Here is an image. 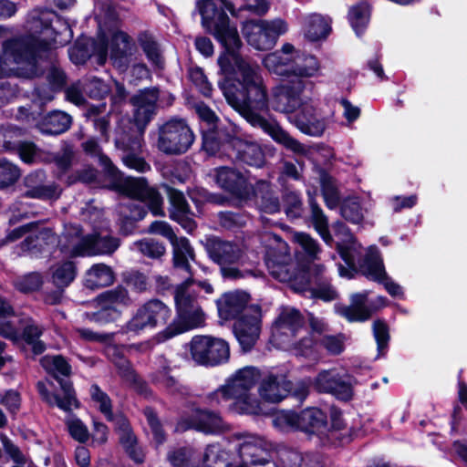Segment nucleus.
Here are the masks:
<instances>
[{
    "label": "nucleus",
    "instance_id": "1",
    "mask_svg": "<svg viewBox=\"0 0 467 467\" xmlns=\"http://www.w3.org/2000/svg\"><path fill=\"white\" fill-rule=\"evenodd\" d=\"M220 4L221 9L236 15L232 0H220ZM196 8L202 16V26L224 47L218 57L220 71L227 78L234 76V78L233 82L226 79L219 86L228 104L251 126L261 129L275 142L296 154L306 155V146L291 137L275 119L262 115L269 104L275 111L294 115L307 99L302 97L306 82L299 79L276 86L269 98L258 65L239 55L242 41L238 30L224 11L219 10L212 0H198Z\"/></svg>",
    "mask_w": 467,
    "mask_h": 467
},
{
    "label": "nucleus",
    "instance_id": "2",
    "mask_svg": "<svg viewBox=\"0 0 467 467\" xmlns=\"http://www.w3.org/2000/svg\"><path fill=\"white\" fill-rule=\"evenodd\" d=\"M30 35L4 43V54L0 62L5 59L16 65V69L26 78L37 74V58L52 48L65 46L73 37L68 23L53 11L32 10L26 21Z\"/></svg>",
    "mask_w": 467,
    "mask_h": 467
},
{
    "label": "nucleus",
    "instance_id": "3",
    "mask_svg": "<svg viewBox=\"0 0 467 467\" xmlns=\"http://www.w3.org/2000/svg\"><path fill=\"white\" fill-rule=\"evenodd\" d=\"M348 245H337L338 252L348 266L339 265L338 273L342 277L352 278L357 268L368 278L384 285L385 289L392 296H401V286L391 280L384 268L382 258L377 247L370 246L362 258L363 253L360 244H357L351 235L348 237Z\"/></svg>",
    "mask_w": 467,
    "mask_h": 467
},
{
    "label": "nucleus",
    "instance_id": "4",
    "mask_svg": "<svg viewBox=\"0 0 467 467\" xmlns=\"http://www.w3.org/2000/svg\"><path fill=\"white\" fill-rule=\"evenodd\" d=\"M60 250L70 257L110 254L119 246L118 238L94 234H82L78 224H66L59 240Z\"/></svg>",
    "mask_w": 467,
    "mask_h": 467
},
{
    "label": "nucleus",
    "instance_id": "5",
    "mask_svg": "<svg viewBox=\"0 0 467 467\" xmlns=\"http://www.w3.org/2000/svg\"><path fill=\"white\" fill-rule=\"evenodd\" d=\"M40 363L48 373L58 379L63 394V397H61L58 393H51L46 383L38 381L36 389L42 400L49 406H57L66 412L78 409L79 401L76 398L72 383L67 379H59V376H68L70 373V366L67 360L61 356H45L40 359Z\"/></svg>",
    "mask_w": 467,
    "mask_h": 467
},
{
    "label": "nucleus",
    "instance_id": "6",
    "mask_svg": "<svg viewBox=\"0 0 467 467\" xmlns=\"http://www.w3.org/2000/svg\"><path fill=\"white\" fill-rule=\"evenodd\" d=\"M189 276L179 285L174 293V301L177 310L179 327H169L165 334L172 337L185 330L201 327L205 321V314L200 306L197 296L192 285L195 283L192 272L187 273Z\"/></svg>",
    "mask_w": 467,
    "mask_h": 467
},
{
    "label": "nucleus",
    "instance_id": "7",
    "mask_svg": "<svg viewBox=\"0 0 467 467\" xmlns=\"http://www.w3.org/2000/svg\"><path fill=\"white\" fill-rule=\"evenodd\" d=\"M259 379L260 373L257 368L245 367L225 380L234 400L233 410L235 412L251 415L262 412L260 401L251 393Z\"/></svg>",
    "mask_w": 467,
    "mask_h": 467
},
{
    "label": "nucleus",
    "instance_id": "8",
    "mask_svg": "<svg viewBox=\"0 0 467 467\" xmlns=\"http://www.w3.org/2000/svg\"><path fill=\"white\" fill-rule=\"evenodd\" d=\"M265 237L269 243L265 262L270 275L280 282L292 283V287L298 292L301 290L300 271L296 270L287 244L275 234H267Z\"/></svg>",
    "mask_w": 467,
    "mask_h": 467
},
{
    "label": "nucleus",
    "instance_id": "9",
    "mask_svg": "<svg viewBox=\"0 0 467 467\" xmlns=\"http://www.w3.org/2000/svg\"><path fill=\"white\" fill-rule=\"evenodd\" d=\"M206 248L210 258L220 266L223 278L236 280L246 275L256 276L253 271L243 272L237 267L243 264L244 257V251L239 244L221 239H211Z\"/></svg>",
    "mask_w": 467,
    "mask_h": 467
},
{
    "label": "nucleus",
    "instance_id": "10",
    "mask_svg": "<svg viewBox=\"0 0 467 467\" xmlns=\"http://www.w3.org/2000/svg\"><path fill=\"white\" fill-rule=\"evenodd\" d=\"M288 31L287 23L281 19L247 20L243 23L242 34L247 43L261 51L272 49L278 38Z\"/></svg>",
    "mask_w": 467,
    "mask_h": 467
},
{
    "label": "nucleus",
    "instance_id": "11",
    "mask_svg": "<svg viewBox=\"0 0 467 467\" xmlns=\"http://www.w3.org/2000/svg\"><path fill=\"white\" fill-rule=\"evenodd\" d=\"M188 347L192 360L198 365L217 366L227 362L230 358L228 343L219 337L195 336Z\"/></svg>",
    "mask_w": 467,
    "mask_h": 467
},
{
    "label": "nucleus",
    "instance_id": "12",
    "mask_svg": "<svg viewBox=\"0 0 467 467\" xmlns=\"http://www.w3.org/2000/svg\"><path fill=\"white\" fill-rule=\"evenodd\" d=\"M193 141V132L182 119H171L159 129L157 147L163 153L182 154L191 148Z\"/></svg>",
    "mask_w": 467,
    "mask_h": 467
},
{
    "label": "nucleus",
    "instance_id": "13",
    "mask_svg": "<svg viewBox=\"0 0 467 467\" xmlns=\"http://www.w3.org/2000/svg\"><path fill=\"white\" fill-rule=\"evenodd\" d=\"M167 238L172 245V261L175 270L190 273V264L195 261L194 250L185 237H177L171 225L164 221H154L147 231Z\"/></svg>",
    "mask_w": 467,
    "mask_h": 467
},
{
    "label": "nucleus",
    "instance_id": "14",
    "mask_svg": "<svg viewBox=\"0 0 467 467\" xmlns=\"http://www.w3.org/2000/svg\"><path fill=\"white\" fill-rule=\"evenodd\" d=\"M304 317L293 307H282L272 327V341L278 348H289L304 329Z\"/></svg>",
    "mask_w": 467,
    "mask_h": 467
},
{
    "label": "nucleus",
    "instance_id": "15",
    "mask_svg": "<svg viewBox=\"0 0 467 467\" xmlns=\"http://www.w3.org/2000/svg\"><path fill=\"white\" fill-rule=\"evenodd\" d=\"M119 191L131 199L146 204L153 215H164L162 198L153 188H150L144 178L128 177L117 185Z\"/></svg>",
    "mask_w": 467,
    "mask_h": 467
},
{
    "label": "nucleus",
    "instance_id": "16",
    "mask_svg": "<svg viewBox=\"0 0 467 467\" xmlns=\"http://www.w3.org/2000/svg\"><path fill=\"white\" fill-rule=\"evenodd\" d=\"M171 317V309L161 301L154 299L146 302L128 322L127 329L140 332L166 324Z\"/></svg>",
    "mask_w": 467,
    "mask_h": 467
},
{
    "label": "nucleus",
    "instance_id": "17",
    "mask_svg": "<svg viewBox=\"0 0 467 467\" xmlns=\"http://www.w3.org/2000/svg\"><path fill=\"white\" fill-rule=\"evenodd\" d=\"M238 441V453L242 463L252 467H276L261 438L245 435L239 437Z\"/></svg>",
    "mask_w": 467,
    "mask_h": 467
},
{
    "label": "nucleus",
    "instance_id": "18",
    "mask_svg": "<svg viewBox=\"0 0 467 467\" xmlns=\"http://www.w3.org/2000/svg\"><path fill=\"white\" fill-rule=\"evenodd\" d=\"M97 301L100 309L92 314L90 319L98 323H108L115 320L119 316V307L128 306L130 300L127 289L117 286L99 295Z\"/></svg>",
    "mask_w": 467,
    "mask_h": 467
},
{
    "label": "nucleus",
    "instance_id": "19",
    "mask_svg": "<svg viewBox=\"0 0 467 467\" xmlns=\"http://www.w3.org/2000/svg\"><path fill=\"white\" fill-rule=\"evenodd\" d=\"M261 309L252 306L235 322L234 335L244 351H249L259 338L261 331Z\"/></svg>",
    "mask_w": 467,
    "mask_h": 467
},
{
    "label": "nucleus",
    "instance_id": "20",
    "mask_svg": "<svg viewBox=\"0 0 467 467\" xmlns=\"http://www.w3.org/2000/svg\"><path fill=\"white\" fill-rule=\"evenodd\" d=\"M289 119L301 132L314 137L321 136L327 125V119L317 112L308 98Z\"/></svg>",
    "mask_w": 467,
    "mask_h": 467
},
{
    "label": "nucleus",
    "instance_id": "21",
    "mask_svg": "<svg viewBox=\"0 0 467 467\" xmlns=\"http://www.w3.org/2000/svg\"><path fill=\"white\" fill-rule=\"evenodd\" d=\"M314 387L319 392L330 393L342 400L351 399L353 391L350 379L336 369L323 370L314 380Z\"/></svg>",
    "mask_w": 467,
    "mask_h": 467
},
{
    "label": "nucleus",
    "instance_id": "22",
    "mask_svg": "<svg viewBox=\"0 0 467 467\" xmlns=\"http://www.w3.org/2000/svg\"><path fill=\"white\" fill-rule=\"evenodd\" d=\"M385 298L379 296L374 303L368 299L367 293L353 294L350 296V305H336V312L349 322H362L368 320L378 306L385 305Z\"/></svg>",
    "mask_w": 467,
    "mask_h": 467
},
{
    "label": "nucleus",
    "instance_id": "23",
    "mask_svg": "<svg viewBox=\"0 0 467 467\" xmlns=\"http://www.w3.org/2000/svg\"><path fill=\"white\" fill-rule=\"evenodd\" d=\"M191 428L207 434H216L223 432L227 426L219 414L197 410L190 420H182L178 422L176 431H184Z\"/></svg>",
    "mask_w": 467,
    "mask_h": 467
},
{
    "label": "nucleus",
    "instance_id": "24",
    "mask_svg": "<svg viewBox=\"0 0 467 467\" xmlns=\"http://www.w3.org/2000/svg\"><path fill=\"white\" fill-rule=\"evenodd\" d=\"M296 57L297 49L292 44L285 43L280 49L267 54L263 59V65L272 74L289 77Z\"/></svg>",
    "mask_w": 467,
    "mask_h": 467
},
{
    "label": "nucleus",
    "instance_id": "25",
    "mask_svg": "<svg viewBox=\"0 0 467 467\" xmlns=\"http://www.w3.org/2000/svg\"><path fill=\"white\" fill-rule=\"evenodd\" d=\"M24 185L26 187L24 195L28 198L54 201L61 194L60 187L55 182H47L46 174L41 171L26 175Z\"/></svg>",
    "mask_w": 467,
    "mask_h": 467
},
{
    "label": "nucleus",
    "instance_id": "26",
    "mask_svg": "<svg viewBox=\"0 0 467 467\" xmlns=\"http://www.w3.org/2000/svg\"><path fill=\"white\" fill-rule=\"evenodd\" d=\"M143 144L142 134L123 137L116 141L117 147L122 150L123 163L137 171L145 172L150 166L140 156Z\"/></svg>",
    "mask_w": 467,
    "mask_h": 467
},
{
    "label": "nucleus",
    "instance_id": "27",
    "mask_svg": "<svg viewBox=\"0 0 467 467\" xmlns=\"http://www.w3.org/2000/svg\"><path fill=\"white\" fill-rule=\"evenodd\" d=\"M158 98V89L152 88L140 90L130 99L134 107V120L139 127L146 126L155 114Z\"/></svg>",
    "mask_w": 467,
    "mask_h": 467
},
{
    "label": "nucleus",
    "instance_id": "28",
    "mask_svg": "<svg viewBox=\"0 0 467 467\" xmlns=\"http://www.w3.org/2000/svg\"><path fill=\"white\" fill-rule=\"evenodd\" d=\"M291 382L280 375H266L259 385L261 398L268 402H279L290 393Z\"/></svg>",
    "mask_w": 467,
    "mask_h": 467
},
{
    "label": "nucleus",
    "instance_id": "29",
    "mask_svg": "<svg viewBox=\"0 0 467 467\" xmlns=\"http://www.w3.org/2000/svg\"><path fill=\"white\" fill-rule=\"evenodd\" d=\"M249 295L244 291H234L224 294L217 301L219 316L222 319L229 320L236 318L242 312H245Z\"/></svg>",
    "mask_w": 467,
    "mask_h": 467
},
{
    "label": "nucleus",
    "instance_id": "30",
    "mask_svg": "<svg viewBox=\"0 0 467 467\" xmlns=\"http://www.w3.org/2000/svg\"><path fill=\"white\" fill-rule=\"evenodd\" d=\"M299 414V430L320 438L327 431V414L318 408H307Z\"/></svg>",
    "mask_w": 467,
    "mask_h": 467
},
{
    "label": "nucleus",
    "instance_id": "31",
    "mask_svg": "<svg viewBox=\"0 0 467 467\" xmlns=\"http://www.w3.org/2000/svg\"><path fill=\"white\" fill-rule=\"evenodd\" d=\"M117 431L119 432V442L128 455L137 463L144 461V452L138 445L137 439L134 436L130 423L123 417L116 419Z\"/></svg>",
    "mask_w": 467,
    "mask_h": 467
},
{
    "label": "nucleus",
    "instance_id": "32",
    "mask_svg": "<svg viewBox=\"0 0 467 467\" xmlns=\"http://www.w3.org/2000/svg\"><path fill=\"white\" fill-rule=\"evenodd\" d=\"M57 241V238L51 229L40 227L37 223V227L33 229L22 243V249L37 254L55 245Z\"/></svg>",
    "mask_w": 467,
    "mask_h": 467
},
{
    "label": "nucleus",
    "instance_id": "33",
    "mask_svg": "<svg viewBox=\"0 0 467 467\" xmlns=\"http://www.w3.org/2000/svg\"><path fill=\"white\" fill-rule=\"evenodd\" d=\"M131 47L132 40L126 33L118 31L113 34L110 42V59L121 71L128 66Z\"/></svg>",
    "mask_w": 467,
    "mask_h": 467
},
{
    "label": "nucleus",
    "instance_id": "34",
    "mask_svg": "<svg viewBox=\"0 0 467 467\" xmlns=\"http://www.w3.org/2000/svg\"><path fill=\"white\" fill-rule=\"evenodd\" d=\"M234 146L236 150L235 157L240 161L256 168L265 164L264 151L257 143L238 140L234 142Z\"/></svg>",
    "mask_w": 467,
    "mask_h": 467
},
{
    "label": "nucleus",
    "instance_id": "35",
    "mask_svg": "<svg viewBox=\"0 0 467 467\" xmlns=\"http://www.w3.org/2000/svg\"><path fill=\"white\" fill-rule=\"evenodd\" d=\"M215 171L216 182L220 187L235 194L242 193L246 179L241 172L228 167L218 168Z\"/></svg>",
    "mask_w": 467,
    "mask_h": 467
},
{
    "label": "nucleus",
    "instance_id": "36",
    "mask_svg": "<svg viewBox=\"0 0 467 467\" xmlns=\"http://www.w3.org/2000/svg\"><path fill=\"white\" fill-rule=\"evenodd\" d=\"M20 323V319L13 315L12 307L0 298V336L16 341L19 338Z\"/></svg>",
    "mask_w": 467,
    "mask_h": 467
},
{
    "label": "nucleus",
    "instance_id": "37",
    "mask_svg": "<svg viewBox=\"0 0 467 467\" xmlns=\"http://www.w3.org/2000/svg\"><path fill=\"white\" fill-rule=\"evenodd\" d=\"M71 117L63 111H53L37 125L44 134L58 135L67 131L71 125Z\"/></svg>",
    "mask_w": 467,
    "mask_h": 467
},
{
    "label": "nucleus",
    "instance_id": "38",
    "mask_svg": "<svg viewBox=\"0 0 467 467\" xmlns=\"http://www.w3.org/2000/svg\"><path fill=\"white\" fill-rule=\"evenodd\" d=\"M320 63L313 55L301 53L297 50V57L295 59L292 75L297 78H315L320 74Z\"/></svg>",
    "mask_w": 467,
    "mask_h": 467
},
{
    "label": "nucleus",
    "instance_id": "39",
    "mask_svg": "<svg viewBox=\"0 0 467 467\" xmlns=\"http://www.w3.org/2000/svg\"><path fill=\"white\" fill-rule=\"evenodd\" d=\"M112 269L104 264H96L88 270L85 285L91 289L110 285L114 282Z\"/></svg>",
    "mask_w": 467,
    "mask_h": 467
},
{
    "label": "nucleus",
    "instance_id": "40",
    "mask_svg": "<svg viewBox=\"0 0 467 467\" xmlns=\"http://www.w3.org/2000/svg\"><path fill=\"white\" fill-rule=\"evenodd\" d=\"M306 36L311 41L326 38L330 31L329 22L320 15H310L305 19Z\"/></svg>",
    "mask_w": 467,
    "mask_h": 467
},
{
    "label": "nucleus",
    "instance_id": "41",
    "mask_svg": "<svg viewBox=\"0 0 467 467\" xmlns=\"http://www.w3.org/2000/svg\"><path fill=\"white\" fill-rule=\"evenodd\" d=\"M50 271L52 282L59 288L67 286L75 279L77 273L76 266L71 261L57 263Z\"/></svg>",
    "mask_w": 467,
    "mask_h": 467
},
{
    "label": "nucleus",
    "instance_id": "42",
    "mask_svg": "<svg viewBox=\"0 0 467 467\" xmlns=\"http://www.w3.org/2000/svg\"><path fill=\"white\" fill-rule=\"evenodd\" d=\"M311 210V222L316 231L319 234L324 242L331 244L332 236L328 231V220L318 204L311 199L309 202Z\"/></svg>",
    "mask_w": 467,
    "mask_h": 467
},
{
    "label": "nucleus",
    "instance_id": "43",
    "mask_svg": "<svg viewBox=\"0 0 467 467\" xmlns=\"http://www.w3.org/2000/svg\"><path fill=\"white\" fill-rule=\"evenodd\" d=\"M270 185L267 182L260 181L256 184L255 195L260 198V208L267 213H275L279 211L278 199L270 192Z\"/></svg>",
    "mask_w": 467,
    "mask_h": 467
},
{
    "label": "nucleus",
    "instance_id": "44",
    "mask_svg": "<svg viewBox=\"0 0 467 467\" xmlns=\"http://www.w3.org/2000/svg\"><path fill=\"white\" fill-rule=\"evenodd\" d=\"M229 455L218 444L207 446L202 459V467H228Z\"/></svg>",
    "mask_w": 467,
    "mask_h": 467
},
{
    "label": "nucleus",
    "instance_id": "45",
    "mask_svg": "<svg viewBox=\"0 0 467 467\" xmlns=\"http://www.w3.org/2000/svg\"><path fill=\"white\" fill-rule=\"evenodd\" d=\"M370 16L369 6L361 3L352 6L348 12V20L350 25L358 36L368 26Z\"/></svg>",
    "mask_w": 467,
    "mask_h": 467
},
{
    "label": "nucleus",
    "instance_id": "46",
    "mask_svg": "<svg viewBox=\"0 0 467 467\" xmlns=\"http://www.w3.org/2000/svg\"><path fill=\"white\" fill-rule=\"evenodd\" d=\"M174 467H199L198 458L191 447H183L174 451L169 455Z\"/></svg>",
    "mask_w": 467,
    "mask_h": 467
},
{
    "label": "nucleus",
    "instance_id": "47",
    "mask_svg": "<svg viewBox=\"0 0 467 467\" xmlns=\"http://www.w3.org/2000/svg\"><path fill=\"white\" fill-rule=\"evenodd\" d=\"M41 335L42 329L32 321H29L23 328V337L32 347L35 354H41L46 349L45 344L38 339Z\"/></svg>",
    "mask_w": 467,
    "mask_h": 467
},
{
    "label": "nucleus",
    "instance_id": "48",
    "mask_svg": "<svg viewBox=\"0 0 467 467\" xmlns=\"http://www.w3.org/2000/svg\"><path fill=\"white\" fill-rule=\"evenodd\" d=\"M273 424L281 431L299 430V414L293 411H279L274 415Z\"/></svg>",
    "mask_w": 467,
    "mask_h": 467
},
{
    "label": "nucleus",
    "instance_id": "49",
    "mask_svg": "<svg viewBox=\"0 0 467 467\" xmlns=\"http://www.w3.org/2000/svg\"><path fill=\"white\" fill-rule=\"evenodd\" d=\"M341 214L353 223H361L364 218V210L360 206L359 200L356 197L346 199L341 205Z\"/></svg>",
    "mask_w": 467,
    "mask_h": 467
},
{
    "label": "nucleus",
    "instance_id": "50",
    "mask_svg": "<svg viewBox=\"0 0 467 467\" xmlns=\"http://www.w3.org/2000/svg\"><path fill=\"white\" fill-rule=\"evenodd\" d=\"M132 249L140 252L142 254L158 259L165 254V247L162 244L152 239H143L133 243Z\"/></svg>",
    "mask_w": 467,
    "mask_h": 467
},
{
    "label": "nucleus",
    "instance_id": "51",
    "mask_svg": "<svg viewBox=\"0 0 467 467\" xmlns=\"http://www.w3.org/2000/svg\"><path fill=\"white\" fill-rule=\"evenodd\" d=\"M21 173L17 166L5 159L0 160V189L15 184Z\"/></svg>",
    "mask_w": 467,
    "mask_h": 467
},
{
    "label": "nucleus",
    "instance_id": "52",
    "mask_svg": "<svg viewBox=\"0 0 467 467\" xmlns=\"http://www.w3.org/2000/svg\"><path fill=\"white\" fill-rule=\"evenodd\" d=\"M90 397L97 404L99 410L108 420H113L111 400L107 393L102 391L98 385L90 387Z\"/></svg>",
    "mask_w": 467,
    "mask_h": 467
},
{
    "label": "nucleus",
    "instance_id": "53",
    "mask_svg": "<svg viewBox=\"0 0 467 467\" xmlns=\"http://www.w3.org/2000/svg\"><path fill=\"white\" fill-rule=\"evenodd\" d=\"M84 150L93 156L97 157L99 159V163L104 167L105 171L109 173L110 175H115L117 172V169L112 164L111 161L101 152V150L98 144V142L93 140H88L83 144Z\"/></svg>",
    "mask_w": 467,
    "mask_h": 467
},
{
    "label": "nucleus",
    "instance_id": "54",
    "mask_svg": "<svg viewBox=\"0 0 467 467\" xmlns=\"http://www.w3.org/2000/svg\"><path fill=\"white\" fill-rule=\"evenodd\" d=\"M66 425L70 436L78 442L85 443L89 439L88 427L75 415H69L66 419Z\"/></svg>",
    "mask_w": 467,
    "mask_h": 467
},
{
    "label": "nucleus",
    "instance_id": "55",
    "mask_svg": "<svg viewBox=\"0 0 467 467\" xmlns=\"http://www.w3.org/2000/svg\"><path fill=\"white\" fill-rule=\"evenodd\" d=\"M322 193L327 206L329 209H334L339 202V194L334 180L324 174L321 177Z\"/></svg>",
    "mask_w": 467,
    "mask_h": 467
},
{
    "label": "nucleus",
    "instance_id": "56",
    "mask_svg": "<svg viewBox=\"0 0 467 467\" xmlns=\"http://www.w3.org/2000/svg\"><path fill=\"white\" fill-rule=\"evenodd\" d=\"M325 267L322 265H312L307 271H300V287H310L312 285L326 281Z\"/></svg>",
    "mask_w": 467,
    "mask_h": 467
},
{
    "label": "nucleus",
    "instance_id": "57",
    "mask_svg": "<svg viewBox=\"0 0 467 467\" xmlns=\"http://www.w3.org/2000/svg\"><path fill=\"white\" fill-rule=\"evenodd\" d=\"M316 287H301L299 293L309 294L310 296L320 298L324 301H332L337 297V291L326 281L317 283Z\"/></svg>",
    "mask_w": 467,
    "mask_h": 467
},
{
    "label": "nucleus",
    "instance_id": "58",
    "mask_svg": "<svg viewBox=\"0 0 467 467\" xmlns=\"http://www.w3.org/2000/svg\"><path fill=\"white\" fill-rule=\"evenodd\" d=\"M293 241L296 243L304 252L312 259H316L320 252L317 242L308 234L296 232L293 234Z\"/></svg>",
    "mask_w": 467,
    "mask_h": 467
},
{
    "label": "nucleus",
    "instance_id": "59",
    "mask_svg": "<svg viewBox=\"0 0 467 467\" xmlns=\"http://www.w3.org/2000/svg\"><path fill=\"white\" fill-rule=\"evenodd\" d=\"M107 352L108 355L112 358V361L117 367L119 375L127 380H134L135 375L130 362L125 358L117 353L118 349L115 347H109Z\"/></svg>",
    "mask_w": 467,
    "mask_h": 467
},
{
    "label": "nucleus",
    "instance_id": "60",
    "mask_svg": "<svg viewBox=\"0 0 467 467\" xmlns=\"http://www.w3.org/2000/svg\"><path fill=\"white\" fill-rule=\"evenodd\" d=\"M140 45L152 65L161 68L163 67V57L158 44L150 37H144L140 40Z\"/></svg>",
    "mask_w": 467,
    "mask_h": 467
},
{
    "label": "nucleus",
    "instance_id": "61",
    "mask_svg": "<svg viewBox=\"0 0 467 467\" xmlns=\"http://www.w3.org/2000/svg\"><path fill=\"white\" fill-rule=\"evenodd\" d=\"M373 335L377 342L379 355H384L388 348L389 334L388 326L381 320L374 321Z\"/></svg>",
    "mask_w": 467,
    "mask_h": 467
},
{
    "label": "nucleus",
    "instance_id": "62",
    "mask_svg": "<svg viewBox=\"0 0 467 467\" xmlns=\"http://www.w3.org/2000/svg\"><path fill=\"white\" fill-rule=\"evenodd\" d=\"M316 339L313 336L307 334L302 337L299 340L296 337L294 338V344H291L289 348H283L284 349L291 350L296 356L310 357L313 353V346Z\"/></svg>",
    "mask_w": 467,
    "mask_h": 467
},
{
    "label": "nucleus",
    "instance_id": "63",
    "mask_svg": "<svg viewBox=\"0 0 467 467\" xmlns=\"http://www.w3.org/2000/svg\"><path fill=\"white\" fill-rule=\"evenodd\" d=\"M43 283L42 276L38 273H30L17 278L16 287L21 292H32L38 289Z\"/></svg>",
    "mask_w": 467,
    "mask_h": 467
},
{
    "label": "nucleus",
    "instance_id": "64",
    "mask_svg": "<svg viewBox=\"0 0 467 467\" xmlns=\"http://www.w3.org/2000/svg\"><path fill=\"white\" fill-rule=\"evenodd\" d=\"M188 75L190 80L198 88L200 92L207 97L211 95L212 86L207 80V78L202 68L191 67Z\"/></svg>",
    "mask_w": 467,
    "mask_h": 467
}]
</instances>
